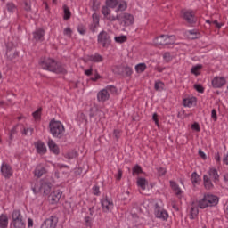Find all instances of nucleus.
I'll return each mask as SVG.
<instances>
[{
  "label": "nucleus",
  "mask_w": 228,
  "mask_h": 228,
  "mask_svg": "<svg viewBox=\"0 0 228 228\" xmlns=\"http://www.w3.org/2000/svg\"><path fill=\"white\" fill-rule=\"evenodd\" d=\"M39 65L44 70H49L50 72H54V74H67L65 67L54 61V59L45 57L40 60Z\"/></svg>",
  "instance_id": "1"
},
{
  "label": "nucleus",
  "mask_w": 228,
  "mask_h": 228,
  "mask_svg": "<svg viewBox=\"0 0 228 228\" xmlns=\"http://www.w3.org/2000/svg\"><path fill=\"white\" fill-rule=\"evenodd\" d=\"M109 22H115L118 20L120 26L124 28H127V26H133L134 24V16L128 12H122L120 14H117L116 16H109Z\"/></svg>",
  "instance_id": "2"
},
{
  "label": "nucleus",
  "mask_w": 228,
  "mask_h": 228,
  "mask_svg": "<svg viewBox=\"0 0 228 228\" xmlns=\"http://www.w3.org/2000/svg\"><path fill=\"white\" fill-rule=\"evenodd\" d=\"M49 129L51 134L53 138H58L59 140L63 138L65 134V126L60 121L51 120L49 123Z\"/></svg>",
  "instance_id": "3"
},
{
  "label": "nucleus",
  "mask_w": 228,
  "mask_h": 228,
  "mask_svg": "<svg viewBox=\"0 0 228 228\" xmlns=\"http://www.w3.org/2000/svg\"><path fill=\"white\" fill-rule=\"evenodd\" d=\"M218 202V196L206 194L201 200H199L198 206L200 208V209H206V208H213L216 206Z\"/></svg>",
  "instance_id": "4"
},
{
  "label": "nucleus",
  "mask_w": 228,
  "mask_h": 228,
  "mask_svg": "<svg viewBox=\"0 0 228 228\" xmlns=\"http://www.w3.org/2000/svg\"><path fill=\"white\" fill-rule=\"evenodd\" d=\"M105 4L102 7V13L103 14V18L108 20L109 17H115L111 15V10L110 8H117L118 6V0H106Z\"/></svg>",
  "instance_id": "5"
},
{
  "label": "nucleus",
  "mask_w": 228,
  "mask_h": 228,
  "mask_svg": "<svg viewBox=\"0 0 228 228\" xmlns=\"http://www.w3.org/2000/svg\"><path fill=\"white\" fill-rule=\"evenodd\" d=\"M98 44H102V47H110L111 45V37L108 32L102 30L98 35Z\"/></svg>",
  "instance_id": "6"
},
{
  "label": "nucleus",
  "mask_w": 228,
  "mask_h": 228,
  "mask_svg": "<svg viewBox=\"0 0 228 228\" xmlns=\"http://www.w3.org/2000/svg\"><path fill=\"white\" fill-rule=\"evenodd\" d=\"M58 221V216H51L43 222L40 228H56Z\"/></svg>",
  "instance_id": "7"
},
{
  "label": "nucleus",
  "mask_w": 228,
  "mask_h": 228,
  "mask_svg": "<svg viewBox=\"0 0 228 228\" xmlns=\"http://www.w3.org/2000/svg\"><path fill=\"white\" fill-rule=\"evenodd\" d=\"M1 174L4 177V179H10L13 176V169L11 165L6 163H3L1 166Z\"/></svg>",
  "instance_id": "8"
},
{
  "label": "nucleus",
  "mask_w": 228,
  "mask_h": 228,
  "mask_svg": "<svg viewBox=\"0 0 228 228\" xmlns=\"http://www.w3.org/2000/svg\"><path fill=\"white\" fill-rule=\"evenodd\" d=\"M154 213L157 218H159L160 220H168V212L161 208L158 203L155 204Z\"/></svg>",
  "instance_id": "9"
},
{
  "label": "nucleus",
  "mask_w": 228,
  "mask_h": 228,
  "mask_svg": "<svg viewBox=\"0 0 228 228\" xmlns=\"http://www.w3.org/2000/svg\"><path fill=\"white\" fill-rule=\"evenodd\" d=\"M101 202L102 211H104V213H110V211L113 209V200L110 199L108 196L103 198Z\"/></svg>",
  "instance_id": "10"
},
{
  "label": "nucleus",
  "mask_w": 228,
  "mask_h": 228,
  "mask_svg": "<svg viewBox=\"0 0 228 228\" xmlns=\"http://www.w3.org/2000/svg\"><path fill=\"white\" fill-rule=\"evenodd\" d=\"M61 195L62 192L60 190L54 191L48 196V200L52 205L58 204L61 199Z\"/></svg>",
  "instance_id": "11"
},
{
  "label": "nucleus",
  "mask_w": 228,
  "mask_h": 228,
  "mask_svg": "<svg viewBox=\"0 0 228 228\" xmlns=\"http://www.w3.org/2000/svg\"><path fill=\"white\" fill-rule=\"evenodd\" d=\"M33 40L35 42H44L45 37V30L44 28H37L33 33Z\"/></svg>",
  "instance_id": "12"
},
{
  "label": "nucleus",
  "mask_w": 228,
  "mask_h": 228,
  "mask_svg": "<svg viewBox=\"0 0 228 228\" xmlns=\"http://www.w3.org/2000/svg\"><path fill=\"white\" fill-rule=\"evenodd\" d=\"M207 175L215 184H218V183H220V175H218V170H216V168H210Z\"/></svg>",
  "instance_id": "13"
},
{
  "label": "nucleus",
  "mask_w": 228,
  "mask_h": 228,
  "mask_svg": "<svg viewBox=\"0 0 228 228\" xmlns=\"http://www.w3.org/2000/svg\"><path fill=\"white\" fill-rule=\"evenodd\" d=\"M183 17L184 20L188 22V24H195L197 22V20H195V13H193V11L183 12Z\"/></svg>",
  "instance_id": "14"
},
{
  "label": "nucleus",
  "mask_w": 228,
  "mask_h": 228,
  "mask_svg": "<svg viewBox=\"0 0 228 228\" xmlns=\"http://www.w3.org/2000/svg\"><path fill=\"white\" fill-rule=\"evenodd\" d=\"M225 77H216L212 79V86L213 88H222L224 85H225Z\"/></svg>",
  "instance_id": "15"
},
{
  "label": "nucleus",
  "mask_w": 228,
  "mask_h": 228,
  "mask_svg": "<svg viewBox=\"0 0 228 228\" xmlns=\"http://www.w3.org/2000/svg\"><path fill=\"white\" fill-rule=\"evenodd\" d=\"M110 99V93L107 89H102L97 94V100L99 102H106Z\"/></svg>",
  "instance_id": "16"
},
{
  "label": "nucleus",
  "mask_w": 228,
  "mask_h": 228,
  "mask_svg": "<svg viewBox=\"0 0 228 228\" xmlns=\"http://www.w3.org/2000/svg\"><path fill=\"white\" fill-rule=\"evenodd\" d=\"M87 60L93 63H102L104 61V57L99 53H95L94 54L88 55Z\"/></svg>",
  "instance_id": "17"
},
{
  "label": "nucleus",
  "mask_w": 228,
  "mask_h": 228,
  "mask_svg": "<svg viewBox=\"0 0 228 228\" xmlns=\"http://www.w3.org/2000/svg\"><path fill=\"white\" fill-rule=\"evenodd\" d=\"M47 144L51 152H53L56 156L60 154V147H58V144H56V142H54L53 139H49Z\"/></svg>",
  "instance_id": "18"
},
{
  "label": "nucleus",
  "mask_w": 228,
  "mask_h": 228,
  "mask_svg": "<svg viewBox=\"0 0 228 228\" xmlns=\"http://www.w3.org/2000/svg\"><path fill=\"white\" fill-rule=\"evenodd\" d=\"M35 147L37 154H45V152H47V147L45 146V143H44L42 141H38L37 142H36Z\"/></svg>",
  "instance_id": "19"
},
{
  "label": "nucleus",
  "mask_w": 228,
  "mask_h": 228,
  "mask_svg": "<svg viewBox=\"0 0 228 228\" xmlns=\"http://www.w3.org/2000/svg\"><path fill=\"white\" fill-rule=\"evenodd\" d=\"M90 118H94V117H99L100 120L104 117V112L97 108H91L89 113Z\"/></svg>",
  "instance_id": "20"
},
{
  "label": "nucleus",
  "mask_w": 228,
  "mask_h": 228,
  "mask_svg": "<svg viewBox=\"0 0 228 228\" xmlns=\"http://www.w3.org/2000/svg\"><path fill=\"white\" fill-rule=\"evenodd\" d=\"M203 183L206 190H213L215 188V185L213 184L211 178H209L208 175H203Z\"/></svg>",
  "instance_id": "21"
},
{
  "label": "nucleus",
  "mask_w": 228,
  "mask_h": 228,
  "mask_svg": "<svg viewBox=\"0 0 228 228\" xmlns=\"http://www.w3.org/2000/svg\"><path fill=\"white\" fill-rule=\"evenodd\" d=\"M12 222H20L24 220V216L20 213V210H13L12 213Z\"/></svg>",
  "instance_id": "22"
},
{
  "label": "nucleus",
  "mask_w": 228,
  "mask_h": 228,
  "mask_svg": "<svg viewBox=\"0 0 228 228\" xmlns=\"http://www.w3.org/2000/svg\"><path fill=\"white\" fill-rule=\"evenodd\" d=\"M44 174H47V169H45L43 166H37L34 170V175L38 179H40Z\"/></svg>",
  "instance_id": "23"
},
{
  "label": "nucleus",
  "mask_w": 228,
  "mask_h": 228,
  "mask_svg": "<svg viewBox=\"0 0 228 228\" xmlns=\"http://www.w3.org/2000/svg\"><path fill=\"white\" fill-rule=\"evenodd\" d=\"M51 188H53L51 182H45L41 184V190H43L45 195L51 193Z\"/></svg>",
  "instance_id": "24"
},
{
  "label": "nucleus",
  "mask_w": 228,
  "mask_h": 228,
  "mask_svg": "<svg viewBox=\"0 0 228 228\" xmlns=\"http://www.w3.org/2000/svg\"><path fill=\"white\" fill-rule=\"evenodd\" d=\"M121 76H124L125 77H130V76H133V68L128 65H123V74H121Z\"/></svg>",
  "instance_id": "25"
},
{
  "label": "nucleus",
  "mask_w": 228,
  "mask_h": 228,
  "mask_svg": "<svg viewBox=\"0 0 228 228\" xmlns=\"http://www.w3.org/2000/svg\"><path fill=\"white\" fill-rule=\"evenodd\" d=\"M0 228H8V216L0 215Z\"/></svg>",
  "instance_id": "26"
},
{
  "label": "nucleus",
  "mask_w": 228,
  "mask_h": 228,
  "mask_svg": "<svg viewBox=\"0 0 228 228\" xmlns=\"http://www.w3.org/2000/svg\"><path fill=\"white\" fill-rule=\"evenodd\" d=\"M112 72L118 76H122V74H124V64L114 66L112 68Z\"/></svg>",
  "instance_id": "27"
},
{
  "label": "nucleus",
  "mask_w": 228,
  "mask_h": 228,
  "mask_svg": "<svg viewBox=\"0 0 228 228\" xmlns=\"http://www.w3.org/2000/svg\"><path fill=\"white\" fill-rule=\"evenodd\" d=\"M126 10H127V2L120 1L118 4V8L116 9V13H118V12H126Z\"/></svg>",
  "instance_id": "28"
},
{
  "label": "nucleus",
  "mask_w": 228,
  "mask_h": 228,
  "mask_svg": "<svg viewBox=\"0 0 228 228\" xmlns=\"http://www.w3.org/2000/svg\"><path fill=\"white\" fill-rule=\"evenodd\" d=\"M11 227H12V228H26V222L24 221V219L21 221L12 222Z\"/></svg>",
  "instance_id": "29"
},
{
  "label": "nucleus",
  "mask_w": 228,
  "mask_h": 228,
  "mask_svg": "<svg viewBox=\"0 0 228 228\" xmlns=\"http://www.w3.org/2000/svg\"><path fill=\"white\" fill-rule=\"evenodd\" d=\"M147 184H149V182L147 181V179L142 177L137 179V186H139V188L142 190H146Z\"/></svg>",
  "instance_id": "30"
},
{
  "label": "nucleus",
  "mask_w": 228,
  "mask_h": 228,
  "mask_svg": "<svg viewBox=\"0 0 228 228\" xmlns=\"http://www.w3.org/2000/svg\"><path fill=\"white\" fill-rule=\"evenodd\" d=\"M170 186L175 192V195H181L183 193L181 187H179V185L175 182L170 181Z\"/></svg>",
  "instance_id": "31"
},
{
  "label": "nucleus",
  "mask_w": 228,
  "mask_h": 228,
  "mask_svg": "<svg viewBox=\"0 0 228 228\" xmlns=\"http://www.w3.org/2000/svg\"><path fill=\"white\" fill-rule=\"evenodd\" d=\"M198 215H199V207L192 206L191 208V211H190V218H191V220H195V218H197Z\"/></svg>",
  "instance_id": "32"
},
{
  "label": "nucleus",
  "mask_w": 228,
  "mask_h": 228,
  "mask_svg": "<svg viewBox=\"0 0 228 228\" xmlns=\"http://www.w3.org/2000/svg\"><path fill=\"white\" fill-rule=\"evenodd\" d=\"M165 45H172L173 44H175V36L171 35H166V38H165Z\"/></svg>",
  "instance_id": "33"
},
{
  "label": "nucleus",
  "mask_w": 228,
  "mask_h": 228,
  "mask_svg": "<svg viewBox=\"0 0 228 228\" xmlns=\"http://www.w3.org/2000/svg\"><path fill=\"white\" fill-rule=\"evenodd\" d=\"M188 35H191L190 37L191 40H197L198 38H200V33L197 29L189 30Z\"/></svg>",
  "instance_id": "34"
},
{
  "label": "nucleus",
  "mask_w": 228,
  "mask_h": 228,
  "mask_svg": "<svg viewBox=\"0 0 228 228\" xmlns=\"http://www.w3.org/2000/svg\"><path fill=\"white\" fill-rule=\"evenodd\" d=\"M147 70V64L145 63H139L135 66V71L137 74H142V72H145Z\"/></svg>",
  "instance_id": "35"
},
{
  "label": "nucleus",
  "mask_w": 228,
  "mask_h": 228,
  "mask_svg": "<svg viewBox=\"0 0 228 228\" xmlns=\"http://www.w3.org/2000/svg\"><path fill=\"white\" fill-rule=\"evenodd\" d=\"M167 37V35H161L159 37H157L154 40V44H156V45H165V38Z\"/></svg>",
  "instance_id": "36"
},
{
  "label": "nucleus",
  "mask_w": 228,
  "mask_h": 228,
  "mask_svg": "<svg viewBox=\"0 0 228 228\" xmlns=\"http://www.w3.org/2000/svg\"><path fill=\"white\" fill-rule=\"evenodd\" d=\"M31 189L33 193L37 195V193H40V191H42V185H39L38 183H34L31 185Z\"/></svg>",
  "instance_id": "37"
},
{
  "label": "nucleus",
  "mask_w": 228,
  "mask_h": 228,
  "mask_svg": "<svg viewBox=\"0 0 228 228\" xmlns=\"http://www.w3.org/2000/svg\"><path fill=\"white\" fill-rule=\"evenodd\" d=\"M63 10H64L63 19L64 20H69V19H70L72 15V13L70 12V9H69V6L63 5Z\"/></svg>",
  "instance_id": "38"
},
{
  "label": "nucleus",
  "mask_w": 228,
  "mask_h": 228,
  "mask_svg": "<svg viewBox=\"0 0 228 228\" xmlns=\"http://www.w3.org/2000/svg\"><path fill=\"white\" fill-rule=\"evenodd\" d=\"M164 88H165V83L161 81L155 82L154 89L157 92H163Z\"/></svg>",
  "instance_id": "39"
},
{
  "label": "nucleus",
  "mask_w": 228,
  "mask_h": 228,
  "mask_svg": "<svg viewBox=\"0 0 228 228\" xmlns=\"http://www.w3.org/2000/svg\"><path fill=\"white\" fill-rule=\"evenodd\" d=\"M64 158L66 159H74L75 158H77V151H71L64 155Z\"/></svg>",
  "instance_id": "40"
},
{
  "label": "nucleus",
  "mask_w": 228,
  "mask_h": 228,
  "mask_svg": "<svg viewBox=\"0 0 228 228\" xmlns=\"http://www.w3.org/2000/svg\"><path fill=\"white\" fill-rule=\"evenodd\" d=\"M191 179L192 184H197L200 181V176L199 175V174H197V172H193L191 174Z\"/></svg>",
  "instance_id": "41"
},
{
  "label": "nucleus",
  "mask_w": 228,
  "mask_h": 228,
  "mask_svg": "<svg viewBox=\"0 0 228 228\" xmlns=\"http://www.w3.org/2000/svg\"><path fill=\"white\" fill-rule=\"evenodd\" d=\"M6 7L10 13H13L15 10H17V6H15V4H13L12 2L7 3Z\"/></svg>",
  "instance_id": "42"
},
{
  "label": "nucleus",
  "mask_w": 228,
  "mask_h": 228,
  "mask_svg": "<svg viewBox=\"0 0 228 228\" xmlns=\"http://www.w3.org/2000/svg\"><path fill=\"white\" fill-rule=\"evenodd\" d=\"M105 90H107L109 94H112V95H117V87L115 86H107Z\"/></svg>",
  "instance_id": "43"
},
{
  "label": "nucleus",
  "mask_w": 228,
  "mask_h": 228,
  "mask_svg": "<svg viewBox=\"0 0 228 228\" xmlns=\"http://www.w3.org/2000/svg\"><path fill=\"white\" fill-rule=\"evenodd\" d=\"M201 69H202V65H196L191 68V74H194V76H199V74H200L199 70H200Z\"/></svg>",
  "instance_id": "44"
},
{
  "label": "nucleus",
  "mask_w": 228,
  "mask_h": 228,
  "mask_svg": "<svg viewBox=\"0 0 228 228\" xmlns=\"http://www.w3.org/2000/svg\"><path fill=\"white\" fill-rule=\"evenodd\" d=\"M115 42H117L118 44H124V42H127V36L116 37Z\"/></svg>",
  "instance_id": "45"
},
{
  "label": "nucleus",
  "mask_w": 228,
  "mask_h": 228,
  "mask_svg": "<svg viewBox=\"0 0 228 228\" xmlns=\"http://www.w3.org/2000/svg\"><path fill=\"white\" fill-rule=\"evenodd\" d=\"M42 115V108L37 109L36 111L32 113L33 118L36 120H40V117Z\"/></svg>",
  "instance_id": "46"
},
{
  "label": "nucleus",
  "mask_w": 228,
  "mask_h": 228,
  "mask_svg": "<svg viewBox=\"0 0 228 228\" xmlns=\"http://www.w3.org/2000/svg\"><path fill=\"white\" fill-rule=\"evenodd\" d=\"M142 172H143L142 170V167H140V165H135L133 169H132V174L133 175H134V174H142Z\"/></svg>",
  "instance_id": "47"
},
{
  "label": "nucleus",
  "mask_w": 228,
  "mask_h": 228,
  "mask_svg": "<svg viewBox=\"0 0 228 228\" xmlns=\"http://www.w3.org/2000/svg\"><path fill=\"white\" fill-rule=\"evenodd\" d=\"M101 6V3L97 0H93V5H92V10L94 12H97Z\"/></svg>",
  "instance_id": "48"
},
{
  "label": "nucleus",
  "mask_w": 228,
  "mask_h": 228,
  "mask_svg": "<svg viewBox=\"0 0 228 228\" xmlns=\"http://www.w3.org/2000/svg\"><path fill=\"white\" fill-rule=\"evenodd\" d=\"M193 87L196 92H199V94H204V86H202V85L195 84Z\"/></svg>",
  "instance_id": "49"
},
{
  "label": "nucleus",
  "mask_w": 228,
  "mask_h": 228,
  "mask_svg": "<svg viewBox=\"0 0 228 228\" xmlns=\"http://www.w3.org/2000/svg\"><path fill=\"white\" fill-rule=\"evenodd\" d=\"M156 170L158 172L159 177H163V175L167 174V169L165 167H157Z\"/></svg>",
  "instance_id": "50"
},
{
  "label": "nucleus",
  "mask_w": 228,
  "mask_h": 228,
  "mask_svg": "<svg viewBox=\"0 0 228 228\" xmlns=\"http://www.w3.org/2000/svg\"><path fill=\"white\" fill-rule=\"evenodd\" d=\"M77 31L80 33V35H86V27L83 24L78 25Z\"/></svg>",
  "instance_id": "51"
},
{
  "label": "nucleus",
  "mask_w": 228,
  "mask_h": 228,
  "mask_svg": "<svg viewBox=\"0 0 228 228\" xmlns=\"http://www.w3.org/2000/svg\"><path fill=\"white\" fill-rule=\"evenodd\" d=\"M84 222H85V225L86 227H92V224H93V219L92 217L90 216H86L85 219H84Z\"/></svg>",
  "instance_id": "52"
},
{
  "label": "nucleus",
  "mask_w": 228,
  "mask_h": 228,
  "mask_svg": "<svg viewBox=\"0 0 228 228\" xmlns=\"http://www.w3.org/2000/svg\"><path fill=\"white\" fill-rule=\"evenodd\" d=\"M63 35L70 38L72 37V28H70V27L64 28Z\"/></svg>",
  "instance_id": "53"
},
{
  "label": "nucleus",
  "mask_w": 228,
  "mask_h": 228,
  "mask_svg": "<svg viewBox=\"0 0 228 228\" xmlns=\"http://www.w3.org/2000/svg\"><path fill=\"white\" fill-rule=\"evenodd\" d=\"M183 106H185L187 108H191V106H193V101L191 99H184Z\"/></svg>",
  "instance_id": "54"
},
{
  "label": "nucleus",
  "mask_w": 228,
  "mask_h": 228,
  "mask_svg": "<svg viewBox=\"0 0 228 228\" xmlns=\"http://www.w3.org/2000/svg\"><path fill=\"white\" fill-rule=\"evenodd\" d=\"M163 58H164L165 61H167V63L172 61V55L168 52H167L163 54Z\"/></svg>",
  "instance_id": "55"
},
{
  "label": "nucleus",
  "mask_w": 228,
  "mask_h": 228,
  "mask_svg": "<svg viewBox=\"0 0 228 228\" xmlns=\"http://www.w3.org/2000/svg\"><path fill=\"white\" fill-rule=\"evenodd\" d=\"M192 131H196L197 133H200V126L199 123L195 122L191 125Z\"/></svg>",
  "instance_id": "56"
},
{
  "label": "nucleus",
  "mask_w": 228,
  "mask_h": 228,
  "mask_svg": "<svg viewBox=\"0 0 228 228\" xmlns=\"http://www.w3.org/2000/svg\"><path fill=\"white\" fill-rule=\"evenodd\" d=\"M92 19H93V24L98 25L99 26V16L97 15V13H94L92 15Z\"/></svg>",
  "instance_id": "57"
},
{
  "label": "nucleus",
  "mask_w": 228,
  "mask_h": 228,
  "mask_svg": "<svg viewBox=\"0 0 228 228\" xmlns=\"http://www.w3.org/2000/svg\"><path fill=\"white\" fill-rule=\"evenodd\" d=\"M93 193L96 196L101 195V191H100L99 185L93 186Z\"/></svg>",
  "instance_id": "58"
},
{
  "label": "nucleus",
  "mask_w": 228,
  "mask_h": 228,
  "mask_svg": "<svg viewBox=\"0 0 228 228\" xmlns=\"http://www.w3.org/2000/svg\"><path fill=\"white\" fill-rule=\"evenodd\" d=\"M33 128H24L23 134H25V136H28V134L31 136V134H33Z\"/></svg>",
  "instance_id": "59"
},
{
  "label": "nucleus",
  "mask_w": 228,
  "mask_h": 228,
  "mask_svg": "<svg viewBox=\"0 0 228 228\" xmlns=\"http://www.w3.org/2000/svg\"><path fill=\"white\" fill-rule=\"evenodd\" d=\"M113 136L114 138L117 140V142H118L119 138H120V130L118 129H114L113 131Z\"/></svg>",
  "instance_id": "60"
},
{
  "label": "nucleus",
  "mask_w": 228,
  "mask_h": 228,
  "mask_svg": "<svg viewBox=\"0 0 228 228\" xmlns=\"http://www.w3.org/2000/svg\"><path fill=\"white\" fill-rule=\"evenodd\" d=\"M211 118L214 122H216L218 120V116L216 115V110L213 109L211 111Z\"/></svg>",
  "instance_id": "61"
},
{
  "label": "nucleus",
  "mask_w": 228,
  "mask_h": 228,
  "mask_svg": "<svg viewBox=\"0 0 228 228\" xmlns=\"http://www.w3.org/2000/svg\"><path fill=\"white\" fill-rule=\"evenodd\" d=\"M101 75H99V72L97 70L94 71V77H91V81H97L98 79H101Z\"/></svg>",
  "instance_id": "62"
},
{
  "label": "nucleus",
  "mask_w": 228,
  "mask_h": 228,
  "mask_svg": "<svg viewBox=\"0 0 228 228\" xmlns=\"http://www.w3.org/2000/svg\"><path fill=\"white\" fill-rule=\"evenodd\" d=\"M24 10L25 12H31V4L24 2Z\"/></svg>",
  "instance_id": "63"
},
{
  "label": "nucleus",
  "mask_w": 228,
  "mask_h": 228,
  "mask_svg": "<svg viewBox=\"0 0 228 228\" xmlns=\"http://www.w3.org/2000/svg\"><path fill=\"white\" fill-rule=\"evenodd\" d=\"M223 163H224V165H228V151H227V154H225V155L224 156Z\"/></svg>",
  "instance_id": "64"
}]
</instances>
